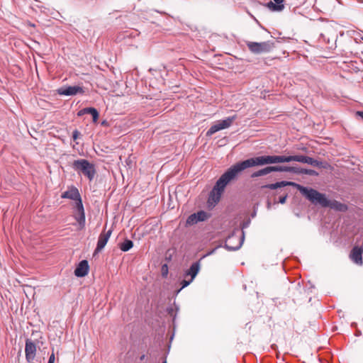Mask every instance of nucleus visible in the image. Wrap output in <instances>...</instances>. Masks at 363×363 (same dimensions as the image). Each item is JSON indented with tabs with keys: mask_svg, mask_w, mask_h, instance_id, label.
<instances>
[{
	"mask_svg": "<svg viewBox=\"0 0 363 363\" xmlns=\"http://www.w3.org/2000/svg\"><path fill=\"white\" fill-rule=\"evenodd\" d=\"M265 164H269L268 154L257 155L232 164L219 179L228 186L236 181L245 170Z\"/></svg>",
	"mask_w": 363,
	"mask_h": 363,
	"instance_id": "obj_1",
	"label": "nucleus"
},
{
	"mask_svg": "<svg viewBox=\"0 0 363 363\" xmlns=\"http://www.w3.org/2000/svg\"><path fill=\"white\" fill-rule=\"evenodd\" d=\"M305 199L312 205L319 208H328L337 212H345L348 209L347 204L331 199L326 194L320 192L311 186H308Z\"/></svg>",
	"mask_w": 363,
	"mask_h": 363,
	"instance_id": "obj_2",
	"label": "nucleus"
},
{
	"mask_svg": "<svg viewBox=\"0 0 363 363\" xmlns=\"http://www.w3.org/2000/svg\"><path fill=\"white\" fill-rule=\"evenodd\" d=\"M71 167L79 175H84L89 182L93 181L96 174L95 164L84 158L74 160Z\"/></svg>",
	"mask_w": 363,
	"mask_h": 363,
	"instance_id": "obj_3",
	"label": "nucleus"
},
{
	"mask_svg": "<svg viewBox=\"0 0 363 363\" xmlns=\"http://www.w3.org/2000/svg\"><path fill=\"white\" fill-rule=\"evenodd\" d=\"M269 164H277L297 162L302 164H308L310 156L303 154L294 155H269Z\"/></svg>",
	"mask_w": 363,
	"mask_h": 363,
	"instance_id": "obj_4",
	"label": "nucleus"
},
{
	"mask_svg": "<svg viewBox=\"0 0 363 363\" xmlns=\"http://www.w3.org/2000/svg\"><path fill=\"white\" fill-rule=\"evenodd\" d=\"M239 230H240V229L238 228H235L229 233V235H228V237L225 240L224 242H221L220 244H219L218 245H217L214 248L208 250L205 254H203L201 257V258L199 259H201V261L204 258L213 255L216 252V250L218 248H220V247L225 248L228 251H230V252H234V251H237V250H240L242 247V245L244 244V233H242V238L240 239V241L238 242V244L236 246H232V245H228L227 243L228 240H231L233 238H234V237L236 236V234H237V233Z\"/></svg>",
	"mask_w": 363,
	"mask_h": 363,
	"instance_id": "obj_5",
	"label": "nucleus"
},
{
	"mask_svg": "<svg viewBox=\"0 0 363 363\" xmlns=\"http://www.w3.org/2000/svg\"><path fill=\"white\" fill-rule=\"evenodd\" d=\"M227 185L219 178L216 182L212 189L210 191L207 199V207L212 210L220 201L221 196L225 192Z\"/></svg>",
	"mask_w": 363,
	"mask_h": 363,
	"instance_id": "obj_6",
	"label": "nucleus"
},
{
	"mask_svg": "<svg viewBox=\"0 0 363 363\" xmlns=\"http://www.w3.org/2000/svg\"><path fill=\"white\" fill-rule=\"evenodd\" d=\"M286 186H292L295 188L296 190H298L300 194L303 196L306 197L308 186H303L300 184H298L295 182L292 181H286V180H281L278 181L274 183L271 184H266L262 186V189H268L270 190H277L278 189L284 188Z\"/></svg>",
	"mask_w": 363,
	"mask_h": 363,
	"instance_id": "obj_7",
	"label": "nucleus"
},
{
	"mask_svg": "<svg viewBox=\"0 0 363 363\" xmlns=\"http://www.w3.org/2000/svg\"><path fill=\"white\" fill-rule=\"evenodd\" d=\"M259 167L262 168L252 172V174H250L251 179L264 177L271 173H283L287 172V165H284L281 164H265L264 166H259Z\"/></svg>",
	"mask_w": 363,
	"mask_h": 363,
	"instance_id": "obj_8",
	"label": "nucleus"
},
{
	"mask_svg": "<svg viewBox=\"0 0 363 363\" xmlns=\"http://www.w3.org/2000/svg\"><path fill=\"white\" fill-rule=\"evenodd\" d=\"M247 46L250 51L256 55H260L262 53H269L275 47V43L274 41L267 40L264 42H247Z\"/></svg>",
	"mask_w": 363,
	"mask_h": 363,
	"instance_id": "obj_9",
	"label": "nucleus"
},
{
	"mask_svg": "<svg viewBox=\"0 0 363 363\" xmlns=\"http://www.w3.org/2000/svg\"><path fill=\"white\" fill-rule=\"evenodd\" d=\"M72 208L73 218L77 221L79 229H84L86 225V213L83 201L73 203Z\"/></svg>",
	"mask_w": 363,
	"mask_h": 363,
	"instance_id": "obj_10",
	"label": "nucleus"
},
{
	"mask_svg": "<svg viewBox=\"0 0 363 363\" xmlns=\"http://www.w3.org/2000/svg\"><path fill=\"white\" fill-rule=\"evenodd\" d=\"M212 216V214L204 210H199L190 214L186 220L185 226L189 227L199 223L204 222L208 220Z\"/></svg>",
	"mask_w": 363,
	"mask_h": 363,
	"instance_id": "obj_11",
	"label": "nucleus"
},
{
	"mask_svg": "<svg viewBox=\"0 0 363 363\" xmlns=\"http://www.w3.org/2000/svg\"><path fill=\"white\" fill-rule=\"evenodd\" d=\"M56 92L60 96H73L78 94H84V88L80 85H63L56 89Z\"/></svg>",
	"mask_w": 363,
	"mask_h": 363,
	"instance_id": "obj_12",
	"label": "nucleus"
},
{
	"mask_svg": "<svg viewBox=\"0 0 363 363\" xmlns=\"http://www.w3.org/2000/svg\"><path fill=\"white\" fill-rule=\"evenodd\" d=\"M61 198L72 200L73 203L82 201L79 189L74 185L69 186L67 189L62 193Z\"/></svg>",
	"mask_w": 363,
	"mask_h": 363,
	"instance_id": "obj_13",
	"label": "nucleus"
},
{
	"mask_svg": "<svg viewBox=\"0 0 363 363\" xmlns=\"http://www.w3.org/2000/svg\"><path fill=\"white\" fill-rule=\"evenodd\" d=\"M286 172L296 175L306 174L314 177H318L319 175V173L315 169L304 168L297 165H287Z\"/></svg>",
	"mask_w": 363,
	"mask_h": 363,
	"instance_id": "obj_14",
	"label": "nucleus"
},
{
	"mask_svg": "<svg viewBox=\"0 0 363 363\" xmlns=\"http://www.w3.org/2000/svg\"><path fill=\"white\" fill-rule=\"evenodd\" d=\"M201 259L194 262L191 264L189 267L184 271L182 277L183 278H190L194 281L197 275L201 271Z\"/></svg>",
	"mask_w": 363,
	"mask_h": 363,
	"instance_id": "obj_15",
	"label": "nucleus"
},
{
	"mask_svg": "<svg viewBox=\"0 0 363 363\" xmlns=\"http://www.w3.org/2000/svg\"><path fill=\"white\" fill-rule=\"evenodd\" d=\"M89 262L86 259H82L77 264L74 274L78 278L84 277L89 274Z\"/></svg>",
	"mask_w": 363,
	"mask_h": 363,
	"instance_id": "obj_16",
	"label": "nucleus"
},
{
	"mask_svg": "<svg viewBox=\"0 0 363 363\" xmlns=\"http://www.w3.org/2000/svg\"><path fill=\"white\" fill-rule=\"evenodd\" d=\"M85 114L91 115L93 123H98V121H99V118L100 116V113H99V111L97 110V108H96L94 106H88V107L83 108L77 112V116L78 117H82Z\"/></svg>",
	"mask_w": 363,
	"mask_h": 363,
	"instance_id": "obj_17",
	"label": "nucleus"
},
{
	"mask_svg": "<svg viewBox=\"0 0 363 363\" xmlns=\"http://www.w3.org/2000/svg\"><path fill=\"white\" fill-rule=\"evenodd\" d=\"M173 304H174V309H175L174 313V308L172 306H167V309H166L167 313L170 316H172V321H171L170 327L172 328L173 333L170 337V341H172L174 337V333H175V330H176V328H177L176 320H177V313L179 311V306L176 303L175 301H174Z\"/></svg>",
	"mask_w": 363,
	"mask_h": 363,
	"instance_id": "obj_18",
	"label": "nucleus"
},
{
	"mask_svg": "<svg viewBox=\"0 0 363 363\" xmlns=\"http://www.w3.org/2000/svg\"><path fill=\"white\" fill-rule=\"evenodd\" d=\"M26 359L28 363H30L35 357L36 354V345L30 339L27 338L26 340Z\"/></svg>",
	"mask_w": 363,
	"mask_h": 363,
	"instance_id": "obj_19",
	"label": "nucleus"
},
{
	"mask_svg": "<svg viewBox=\"0 0 363 363\" xmlns=\"http://www.w3.org/2000/svg\"><path fill=\"white\" fill-rule=\"evenodd\" d=\"M363 247L354 246L350 252V258L357 264H362Z\"/></svg>",
	"mask_w": 363,
	"mask_h": 363,
	"instance_id": "obj_20",
	"label": "nucleus"
},
{
	"mask_svg": "<svg viewBox=\"0 0 363 363\" xmlns=\"http://www.w3.org/2000/svg\"><path fill=\"white\" fill-rule=\"evenodd\" d=\"M272 12H281L285 8L284 0H272L264 4Z\"/></svg>",
	"mask_w": 363,
	"mask_h": 363,
	"instance_id": "obj_21",
	"label": "nucleus"
},
{
	"mask_svg": "<svg viewBox=\"0 0 363 363\" xmlns=\"http://www.w3.org/2000/svg\"><path fill=\"white\" fill-rule=\"evenodd\" d=\"M112 233H113V229H111V228L108 230L107 231L104 232V233H101L98 238L96 246L100 247L102 249H104Z\"/></svg>",
	"mask_w": 363,
	"mask_h": 363,
	"instance_id": "obj_22",
	"label": "nucleus"
},
{
	"mask_svg": "<svg viewBox=\"0 0 363 363\" xmlns=\"http://www.w3.org/2000/svg\"><path fill=\"white\" fill-rule=\"evenodd\" d=\"M308 165H311L313 167H317L319 169H328V168L331 167L330 164L325 161L319 160L318 159H315L314 157H310L308 164Z\"/></svg>",
	"mask_w": 363,
	"mask_h": 363,
	"instance_id": "obj_23",
	"label": "nucleus"
},
{
	"mask_svg": "<svg viewBox=\"0 0 363 363\" xmlns=\"http://www.w3.org/2000/svg\"><path fill=\"white\" fill-rule=\"evenodd\" d=\"M237 118V115L234 114L233 116H230L228 117H225L223 119L218 120L217 122L222 128V130H225L228 128L233 123V121Z\"/></svg>",
	"mask_w": 363,
	"mask_h": 363,
	"instance_id": "obj_24",
	"label": "nucleus"
},
{
	"mask_svg": "<svg viewBox=\"0 0 363 363\" xmlns=\"http://www.w3.org/2000/svg\"><path fill=\"white\" fill-rule=\"evenodd\" d=\"M24 2V13H31L35 11V7L39 8L40 6L33 2L38 3V0H23Z\"/></svg>",
	"mask_w": 363,
	"mask_h": 363,
	"instance_id": "obj_25",
	"label": "nucleus"
},
{
	"mask_svg": "<svg viewBox=\"0 0 363 363\" xmlns=\"http://www.w3.org/2000/svg\"><path fill=\"white\" fill-rule=\"evenodd\" d=\"M133 245L134 243L131 240L128 238H125L123 242L118 244V247L122 252H126L131 250L133 247Z\"/></svg>",
	"mask_w": 363,
	"mask_h": 363,
	"instance_id": "obj_26",
	"label": "nucleus"
},
{
	"mask_svg": "<svg viewBox=\"0 0 363 363\" xmlns=\"http://www.w3.org/2000/svg\"><path fill=\"white\" fill-rule=\"evenodd\" d=\"M251 223V218H246L244 221L240 223L241 228V234L239 236V242L242 236V233H244V240H245V229L247 228Z\"/></svg>",
	"mask_w": 363,
	"mask_h": 363,
	"instance_id": "obj_27",
	"label": "nucleus"
},
{
	"mask_svg": "<svg viewBox=\"0 0 363 363\" xmlns=\"http://www.w3.org/2000/svg\"><path fill=\"white\" fill-rule=\"evenodd\" d=\"M220 130H222V128H220V126L219 125L218 122H216L215 124L212 125L209 128V129L207 130V132L206 133V137H211L213 134H215L216 133H217V132H218Z\"/></svg>",
	"mask_w": 363,
	"mask_h": 363,
	"instance_id": "obj_28",
	"label": "nucleus"
},
{
	"mask_svg": "<svg viewBox=\"0 0 363 363\" xmlns=\"http://www.w3.org/2000/svg\"><path fill=\"white\" fill-rule=\"evenodd\" d=\"M21 353V347L20 345H19L18 350L17 352H16V348H13V350H11V354L12 356H13L16 354V357H15V363H21L20 362Z\"/></svg>",
	"mask_w": 363,
	"mask_h": 363,
	"instance_id": "obj_29",
	"label": "nucleus"
},
{
	"mask_svg": "<svg viewBox=\"0 0 363 363\" xmlns=\"http://www.w3.org/2000/svg\"><path fill=\"white\" fill-rule=\"evenodd\" d=\"M169 274V267L167 263H164L161 266V276L162 278H167Z\"/></svg>",
	"mask_w": 363,
	"mask_h": 363,
	"instance_id": "obj_30",
	"label": "nucleus"
},
{
	"mask_svg": "<svg viewBox=\"0 0 363 363\" xmlns=\"http://www.w3.org/2000/svg\"><path fill=\"white\" fill-rule=\"evenodd\" d=\"M194 281V280H192L190 278H184L183 280L181 281V286L180 288L182 289H184V288L187 287L188 286H189L192 282Z\"/></svg>",
	"mask_w": 363,
	"mask_h": 363,
	"instance_id": "obj_31",
	"label": "nucleus"
},
{
	"mask_svg": "<svg viewBox=\"0 0 363 363\" xmlns=\"http://www.w3.org/2000/svg\"><path fill=\"white\" fill-rule=\"evenodd\" d=\"M82 137V134L81 133L77 130V129H74L73 131H72V139L76 142V144L78 145L79 144V142H77V140L78 139H79L80 138Z\"/></svg>",
	"mask_w": 363,
	"mask_h": 363,
	"instance_id": "obj_32",
	"label": "nucleus"
},
{
	"mask_svg": "<svg viewBox=\"0 0 363 363\" xmlns=\"http://www.w3.org/2000/svg\"><path fill=\"white\" fill-rule=\"evenodd\" d=\"M295 289L300 294H301L303 291H304V292L306 291L305 287L301 286V281H298L295 284Z\"/></svg>",
	"mask_w": 363,
	"mask_h": 363,
	"instance_id": "obj_33",
	"label": "nucleus"
},
{
	"mask_svg": "<svg viewBox=\"0 0 363 363\" xmlns=\"http://www.w3.org/2000/svg\"><path fill=\"white\" fill-rule=\"evenodd\" d=\"M27 27L28 28H30V29H33V28H35V24L32 23L31 21H25L24 20V28Z\"/></svg>",
	"mask_w": 363,
	"mask_h": 363,
	"instance_id": "obj_34",
	"label": "nucleus"
},
{
	"mask_svg": "<svg viewBox=\"0 0 363 363\" xmlns=\"http://www.w3.org/2000/svg\"><path fill=\"white\" fill-rule=\"evenodd\" d=\"M288 194H285L279 198L278 202L281 204H284L286 202L288 198Z\"/></svg>",
	"mask_w": 363,
	"mask_h": 363,
	"instance_id": "obj_35",
	"label": "nucleus"
},
{
	"mask_svg": "<svg viewBox=\"0 0 363 363\" xmlns=\"http://www.w3.org/2000/svg\"><path fill=\"white\" fill-rule=\"evenodd\" d=\"M86 4L87 6H93L96 3V0H78Z\"/></svg>",
	"mask_w": 363,
	"mask_h": 363,
	"instance_id": "obj_36",
	"label": "nucleus"
},
{
	"mask_svg": "<svg viewBox=\"0 0 363 363\" xmlns=\"http://www.w3.org/2000/svg\"><path fill=\"white\" fill-rule=\"evenodd\" d=\"M355 116L357 118L363 121V111H357L355 112Z\"/></svg>",
	"mask_w": 363,
	"mask_h": 363,
	"instance_id": "obj_37",
	"label": "nucleus"
},
{
	"mask_svg": "<svg viewBox=\"0 0 363 363\" xmlns=\"http://www.w3.org/2000/svg\"><path fill=\"white\" fill-rule=\"evenodd\" d=\"M104 249L100 247L96 246V248L94 250L93 256L97 255L99 252H101Z\"/></svg>",
	"mask_w": 363,
	"mask_h": 363,
	"instance_id": "obj_38",
	"label": "nucleus"
},
{
	"mask_svg": "<svg viewBox=\"0 0 363 363\" xmlns=\"http://www.w3.org/2000/svg\"><path fill=\"white\" fill-rule=\"evenodd\" d=\"M182 289L181 288H179L177 289H176L174 292H173V294H172V298L175 300V298H177V296H178V294L181 292Z\"/></svg>",
	"mask_w": 363,
	"mask_h": 363,
	"instance_id": "obj_39",
	"label": "nucleus"
},
{
	"mask_svg": "<svg viewBox=\"0 0 363 363\" xmlns=\"http://www.w3.org/2000/svg\"><path fill=\"white\" fill-rule=\"evenodd\" d=\"M55 354L52 352V353L50 355V357H49V359H48V363H55Z\"/></svg>",
	"mask_w": 363,
	"mask_h": 363,
	"instance_id": "obj_40",
	"label": "nucleus"
},
{
	"mask_svg": "<svg viewBox=\"0 0 363 363\" xmlns=\"http://www.w3.org/2000/svg\"><path fill=\"white\" fill-rule=\"evenodd\" d=\"M100 124L103 127H108L109 126V122L106 119H104L100 122Z\"/></svg>",
	"mask_w": 363,
	"mask_h": 363,
	"instance_id": "obj_41",
	"label": "nucleus"
},
{
	"mask_svg": "<svg viewBox=\"0 0 363 363\" xmlns=\"http://www.w3.org/2000/svg\"><path fill=\"white\" fill-rule=\"evenodd\" d=\"M354 336L359 337L362 335V331L359 328H356L354 332Z\"/></svg>",
	"mask_w": 363,
	"mask_h": 363,
	"instance_id": "obj_42",
	"label": "nucleus"
},
{
	"mask_svg": "<svg viewBox=\"0 0 363 363\" xmlns=\"http://www.w3.org/2000/svg\"><path fill=\"white\" fill-rule=\"evenodd\" d=\"M256 216H257V208H255L250 214V217L254 218Z\"/></svg>",
	"mask_w": 363,
	"mask_h": 363,
	"instance_id": "obj_43",
	"label": "nucleus"
},
{
	"mask_svg": "<svg viewBox=\"0 0 363 363\" xmlns=\"http://www.w3.org/2000/svg\"><path fill=\"white\" fill-rule=\"evenodd\" d=\"M172 259V255H166V256H165V260H166L167 262H171Z\"/></svg>",
	"mask_w": 363,
	"mask_h": 363,
	"instance_id": "obj_44",
	"label": "nucleus"
},
{
	"mask_svg": "<svg viewBox=\"0 0 363 363\" xmlns=\"http://www.w3.org/2000/svg\"><path fill=\"white\" fill-rule=\"evenodd\" d=\"M288 260L286 259L284 262H283V268L285 271H286V267H287V263H288Z\"/></svg>",
	"mask_w": 363,
	"mask_h": 363,
	"instance_id": "obj_45",
	"label": "nucleus"
},
{
	"mask_svg": "<svg viewBox=\"0 0 363 363\" xmlns=\"http://www.w3.org/2000/svg\"><path fill=\"white\" fill-rule=\"evenodd\" d=\"M293 261L294 262V267H298V264H299V260L297 259V258H295L293 259Z\"/></svg>",
	"mask_w": 363,
	"mask_h": 363,
	"instance_id": "obj_46",
	"label": "nucleus"
},
{
	"mask_svg": "<svg viewBox=\"0 0 363 363\" xmlns=\"http://www.w3.org/2000/svg\"><path fill=\"white\" fill-rule=\"evenodd\" d=\"M350 325L352 328H354L355 330L356 328H357V323L356 322H352Z\"/></svg>",
	"mask_w": 363,
	"mask_h": 363,
	"instance_id": "obj_47",
	"label": "nucleus"
},
{
	"mask_svg": "<svg viewBox=\"0 0 363 363\" xmlns=\"http://www.w3.org/2000/svg\"><path fill=\"white\" fill-rule=\"evenodd\" d=\"M271 347H272V350H274L275 351H277L278 350V346L276 344H272L271 345Z\"/></svg>",
	"mask_w": 363,
	"mask_h": 363,
	"instance_id": "obj_48",
	"label": "nucleus"
},
{
	"mask_svg": "<svg viewBox=\"0 0 363 363\" xmlns=\"http://www.w3.org/2000/svg\"><path fill=\"white\" fill-rule=\"evenodd\" d=\"M286 40V38L285 37L279 38V39L277 40V42L280 43L282 40Z\"/></svg>",
	"mask_w": 363,
	"mask_h": 363,
	"instance_id": "obj_49",
	"label": "nucleus"
},
{
	"mask_svg": "<svg viewBox=\"0 0 363 363\" xmlns=\"http://www.w3.org/2000/svg\"><path fill=\"white\" fill-rule=\"evenodd\" d=\"M19 311H20V313L22 314L23 313V303H21L20 304V306H19Z\"/></svg>",
	"mask_w": 363,
	"mask_h": 363,
	"instance_id": "obj_50",
	"label": "nucleus"
},
{
	"mask_svg": "<svg viewBox=\"0 0 363 363\" xmlns=\"http://www.w3.org/2000/svg\"><path fill=\"white\" fill-rule=\"evenodd\" d=\"M145 354H142V355H140V361H143V360H144V359H145Z\"/></svg>",
	"mask_w": 363,
	"mask_h": 363,
	"instance_id": "obj_51",
	"label": "nucleus"
},
{
	"mask_svg": "<svg viewBox=\"0 0 363 363\" xmlns=\"http://www.w3.org/2000/svg\"><path fill=\"white\" fill-rule=\"evenodd\" d=\"M267 208L268 209H269L271 208V203L269 201H267Z\"/></svg>",
	"mask_w": 363,
	"mask_h": 363,
	"instance_id": "obj_52",
	"label": "nucleus"
},
{
	"mask_svg": "<svg viewBox=\"0 0 363 363\" xmlns=\"http://www.w3.org/2000/svg\"><path fill=\"white\" fill-rule=\"evenodd\" d=\"M162 363H167V356H165V357H163Z\"/></svg>",
	"mask_w": 363,
	"mask_h": 363,
	"instance_id": "obj_53",
	"label": "nucleus"
},
{
	"mask_svg": "<svg viewBox=\"0 0 363 363\" xmlns=\"http://www.w3.org/2000/svg\"><path fill=\"white\" fill-rule=\"evenodd\" d=\"M308 284L311 285V286H310V288L308 289V290H310L311 289L314 288V286H313V285H312V284H311V281H308Z\"/></svg>",
	"mask_w": 363,
	"mask_h": 363,
	"instance_id": "obj_54",
	"label": "nucleus"
},
{
	"mask_svg": "<svg viewBox=\"0 0 363 363\" xmlns=\"http://www.w3.org/2000/svg\"><path fill=\"white\" fill-rule=\"evenodd\" d=\"M155 12L160 13H165L164 12L160 11L158 10H155Z\"/></svg>",
	"mask_w": 363,
	"mask_h": 363,
	"instance_id": "obj_55",
	"label": "nucleus"
},
{
	"mask_svg": "<svg viewBox=\"0 0 363 363\" xmlns=\"http://www.w3.org/2000/svg\"><path fill=\"white\" fill-rule=\"evenodd\" d=\"M288 279L291 283H294V281H292L290 277H288Z\"/></svg>",
	"mask_w": 363,
	"mask_h": 363,
	"instance_id": "obj_56",
	"label": "nucleus"
},
{
	"mask_svg": "<svg viewBox=\"0 0 363 363\" xmlns=\"http://www.w3.org/2000/svg\"><path fill=\"white\" fill-rule=\"evenodd\" d=\"M170 347H171V345H169V348H168V350H167V354H168V353H169V351Z\"/></svg>",
	"mask_w": 363,
	"mask_h": 363,
	"instance_id": "obj_57",
	"label": "nucleus"
},
{
	"mask_svg": "<svg viewBox=\"0 0 363 363\" xmlns=\"http://www.w3.org/2000/svg\"><path fill=\"white\" fill-rule=\"evenodd\" d=\"M21 338H22V335H21V334H20L19 340H21Z\"/></svg>",
	"mask_w": 363,
	"mask_h": 363,
	"instance_id": "obj_58",
	"label": "nucleus"
},
{
	"mask_svg": "<svg viewBox=\"0 0 363 363\" xmlns=\"http://www.w3.org/2000/svg\"><path fill=\"white\" fill-rule=\"evenodd\" d=\"M23 45H27V43H26L25 41H24V43H23Z\"/></svg>",
	"mask_w": 363,
	"mask_h": 363,
	"instance_id": "obj_59",
	"label": "nucleus"
},
{
	"mask_svg": "<svg viewBox=\"0 0 363 363\" xmlns=\"http://www.w3.org/2000/svg\"><path fill=\"white\" fill-rule=\"evenodd\" d=\"M23 294H24L26 296H27L26 292L25 291H23Z\"/></svg>",
	"mask_w": 363,
	"mask_h": 363,
	"instance_id": "obj_60",
	"label": "nucleus"
}]
</instances>
